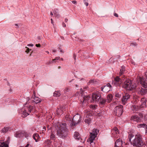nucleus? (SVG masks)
<instances>
[{
  "label": "nucleus",
  "mask_w": 147,
  "mask_h": 147,
  "mask_svg": "<svg viewBox=\"0 0 147 147\" xmlns=\"http://www.w3.org/2000/svg\"><path fill=\"white\" fill-rule=\"evenodd\" d=\"M37 39L38 40H40L41 39V38L40 36H37Z\"/></svg>",
  "instance_id": "nucleus-56"
},
{
  "label": "nucleus",
  "mask_w": 147,
  "mask_h": 147,
  "mask_svg": "<svg viewBox=\"0 0 147 147\" xmlns=\"http://www.w3.org/2000/svg\"><path fill=\"white\" fill-rule=\"evenodd\" d=\"M123 141L120 138L117 139L115 143L114 147H121L123 144Z\"/></svg>",
  "instance_id": "nucleus-13"
},
{
  "label": "nucleus",
  "mask_w": 147,
  "mask_h": 147,
  "mask_svg": "<svg viewBox=\"0 0 147 147\" xmlns=\"http://www.w3.org/2000/svg\"><path fill=\"white\" fill-rule=\"evenodd\" d=\"M91 119L90 118H88L86 119L85 120V122L88 124H90V123Z\"/></svg>",
  "instance_id": "nucleus-36"
},
{
  "label": "nucleus",
  "mask_w": 147,
  "mask_h": 147,
  "mask_svg": "<svg viewBox=\"0 0 147 147\" xmlns=\"http://www.w3.org/2000/svg\"><path fill=\"white\" fill-rule=\"evenodd\" d=\"M15 26H16L17 27H16L17 28H18V24H15Z\"/></svg>",
  "instance_id": "nucleus-64"
},
{
  "label": "nucleus",
  "mask_w": 147,
  "mask_h": 147,
  "mask_svg": "<svg viewBox=\"0 0 147 147\" xmlns=\"http://www.w3.org/2000/svg\"><path fill=\"white\" fill-rule=\"evenodd\" d=\"M75 138L77 140H79L80 137V135L79 133L77 132H75L74 135Z\"/></svg>",
  "instance_id": "nucleus-29"
},
{
  "label": "nucleus",
  "mask_w": 147,
  "mask_h": 147,
  "mask_svg": "<svg viewBox=\"0 0 147 147\" xmlns=\"http://www.w3.org/2000/svg\"><path fill=\"white\" fill-rule=\"evenodd\" d=\"M130 46H137L138 44L136 42H131L130 44Z\"/></svg>",
  "instance_id": "nucleus-45"
},
{
  "label": "nucleus",
  "mask_w": 147,
  "mask_h": 147,
  "mask_svg": "<svg viewBox=\"0 0 147 147\" xmlns=\"http://www.w3.org/2000/svg\"><path fill=\"white\" fill-rule=\"evenodd\" d=\"M11 130V128L9 127H5L1 130V133L5 134L9 131H10Z\"/></svg>",
  "instance_id": "nucleus-19"
},
{
  "label": "nucleus",
  "mask_w": 147,
  "mask_h": 147,
  "mask_svg": "<svg viewBox=\"0 0 147 147\" xmlns=\"http://www.w3.org/2000/svg\"><path fill=\"white\" fill-rule=\"evenodd\" d=\"M0 147H9V146L8 145L5 144L4 142H3L0 144Z\"/></svg>",
  "instance_id": "nucleus-38"
},
{
  "label": "nucleus",
  "mask_w": 147,
  "mask_h": 147,
  "mask_svg": "<svg viewBox=\"0 0 147 147\" xmlns=\"http://www.w3.org/2000/svg\"><path fill=\"white\" fill-rule=\"evenodd\" d=\"M114 131H115V132H116V133H118V134H119V130L117 127H114L111 129V132L112 133V132H114Z\"/></svg>",
  "instance_id": "nucleus-32"
},
{
  "label": "nucleus",
  "mask_w": 147,
  "mask_h": 147,
  "mask_svg": "<svg viewBox=\"0 0 147 147\" xmlns=\"http://www.w3.org/2000/svg\"><path fill=\"white\" fill-rule=\"evenodd\" d=\"M66 123H61L59 126H56L57 134L58 136L62 138H65L68 136V130Z\"/></svg>",
  "instance_id": "nucleus-1"
},
{
  "label": "nucleus",
  "mask_w": 147,
  "mask_h": 147,
  "mask_svg": "<svg viewBox=\"0 0 147 147\" xmlns=\"http://www.w3.org/2000/svg\"><path fill=\"white\" fill-rule=\"evenodd\" d=\"M95 80L94 79H91L88 82V84L89 85V84H93L95 82Z\"/></svg>",
  "instance_id": "nucleus-40"
},
{
  "label": "nucleus",
  "mask_w": 147,
  "mask_h": 147,
  "mask_svg": "<svg viewBox=\"0 0 147 147\" xmlns=\"http://www.w3.org/2000/svg\"><path fill=\"white\" fill-rule=\"evenodd\" d=\"M81 97L83 98L82 100H81V102L82 103V104H83L85 101L88 100L90 97L89 95H84V94H82Z\"/></svg>",
  "instance_id": "nucleus-16"
},
{
  "label": "nucleus",
  "mask_w": 147,
  "mask_h": 147,
  "mask_svg": "<svg viewBox=\"0 0 147 147\" xmlns=\"http://www.w3.org/2000/svg\"><path fill=\"white\" fill-rule=\"evenodd\" d=\"M69 88H66L64 90V92L65 93L66 92H68L69 91Z\"/></svg>",
  "instance_id": "nucleus-47"
},
{
  "label": "nucleus",
  "mask_w": 147,
  "mask_h": 147,
  "mask_svg": "<svg viewBox=\"0 0 147 147\" xmlns=\"http://www.w3.org/2000/svg\"><path fill=\"white\" fill-rule=\"evenodd\" d=\"M52 142V141L48 139L45 141V142L43 144L44 145L46 146L49 147L51 145Z\"/></svg>",
  "instance_id": "nucleus-21"
},
{
  "label": "nucleus",
  "mask_w": 147,
  "mask_h": 147,
  "mask_svg": "<svg viewBox=\"0 0 147 147\" xmlns=\"http://www.w3.org/2000/svg\"><path fill=\"white\" fill-rule=\"evenodd\" d=\"M99 130H98L97 129L94 128L93 129L92 132L91 133H94L95 134H96V135H98V133L99 132Z\"/></svg>",
  "instance_id": "nucleus-35"
},
{
  "label": "nucleus",
  "mask_w": 147,
  "mask_h": 147,
  "mask_svg": "<svg viewBox=\"0 0 147 147\" xmlns=\"http://www.w3.org/2000/svg\"><path fill=\"white\" fill-rule=\"evenodd\" d=\"M33 138L35 140L36 142H37L40 138L39 134L37 133H35L34 134L33 136Z\"/></svg>",
  "instance_id": "nucleus-24"
},
{
  "label": "nucleus",
  "mask_w": 147,
  "mask_h": 147,
  "mask_svg": "<svg viewBox=\"0 0 147 147\" xmlns=\"http://www.w3.org/2000/svg\"><path fill=\"white\" fill-rule=\"evenodd\" d=\"M10 138L9 137H8L5 142H4L5 144H7L9 146V144L10 142Z\"/></svg>",
  "instance_id": "nucleus-37"
},
{
  "label": "nucleus",
  "mask_w": 147,
  "mask_h": 147,
  "mask_svg": "<svg viewBox=\"0 0 147 147\" xmlns=\"http://www.w3.org/2000/svg\"><path fill=\"white\" fill-rule=\"evenodd\" d=\"M125 70V67L124 65H123L121 67L120 69V72H119L120 76L124 74Z\"/></svg>",
  "instance_id": "nucleus-20"
},
{
  "label": "nucleus",
  "mask_w": 147,
  "mask_h": 147,
  "mask_svg": "<svg viewBox=\"0 0 147 147\" xmlns=\"http://www.w3.org/2000/svg\"><path fill=\"white\" fill-rule=\"evenodd\" d=\"M107 101L106 99L102 98L101 96L99 101V105L101 106H104L106 104Z\"/></svg>",
  "instance_id": "nucleus-17"
},
{
  "label": "nucleus",
  "mask_w": 147,
  "mask_h": 147,
  "mask_svg": "<svg viewBox=\"0 0 147 147\" xmlns=\"http://www.w3.org/2000/svg\"><path fill=\"white\" fill-rule=\"evenodd\" d=\"M68 20L67 18H65V22H66Z\"/></svg>",
  "instance_id": "nucleus-63"
},
{
  "label": "nucleus",
  "mask_w": 147,
  "mask_h": 147,
  "mask_svg": "<svg viewBox=\"0 0 147 147\" xmlns=\"http://www.w3.org/2000/svg\"><path fill=\"white\" fill-rule=\"evenodd\" d=\"M142 139V138L141 136L139 135H136L131 144H133L134 146H136V147H141L144 145Z\"/></svg>",
  "instance_id": "nucleus-4"
},
{
  "label": "nucleus",
  "mask_w": 147,
  "mask_h": 147,
  "mask_svg": "<svg viewBox=\"0 0 147 147\" xmlns=\"http://www.w3.org/2000/svg\"><path fill=\"white\" fill-rule=\"evenodd\" d=\"M80 116L78 114H77L73 117L72 123L69 125L71 127L76 126L80 122Z\"/></svg>",
  "instance_id": "nucleus-7"
},
{
  "label": "nucleus",
  "mask_w": 147,
  "mask_h": 147,
  "mask_svg": "<svg viewBox=\"0 0 147 147\" xmlns=\"http://www.w3.org/2000/svg\"><path fill=\"white\" fill-rule=\"evenodd\" d=\"M134 136V135L132 133H130L129 134L128 138L129 141L132 143V142H131V138Z\"/></svg>",
  "instance_id": "nucleus-34"
},
{
  "label": "nucleus",
  "mask_w": 147,
  "mask_h": 147,
  "mask_svg": "<svg viewBox=\"0 0 147 147\" xmlns=\"http://www.w3.org/2000/svg\"><path fill=\"white\" fill-rule=\"evenodd\" d=\"M104 86H106V88H107V87H109V88L111 87V86L110 85L109 83H108L106 85Z\"/></svg>",
  "instance_id": "nucleus-46"
},
{
  "label": "nucleus",
  "mask_w": 147,
  "mask_h": 147,
  "mask_svg": "<svg viewBox=\"0 0 147 147\" xmlns=\"http://www.w3.org/2000/svg\"><path fill=\"white\" fill-rule=\"evenodd\" d=\"M114 114L119 117H120L124 112L123 107L122 105L116 106L114 109Z\"/></svg>",
  "instance_id": "nucleus-5"
},
{
  "label": "nucleus",
  "mask_w": 147,
  "mask_h": 147,
  "mask_svg": "<svg viewBox=\"0 0 147 147\" xmlns=\"http://www.w3.org/2000/svg\"><path fill=\"white\" fill-rule=\"evenodd\" d=\"M25 48L26 49V50L25 51V52L27 53H29L30 51L31 50V49H29L27 47H26Z\"/></svg>",
  "instance_id": "nucleus-42"
},
{
  "label": "nucleus",
  "mask_w": 147,
  "mask_h": 147,
  "mask_svg": "<svg viewBox=\"0 0 147 147\" xmlns=\"http://www.w3.org/2000/svg\"><path fill=\"white\" fill-rule=\"evenodd\" d=\"M139 92L141 95H145L147 93V89L141 88L140 89Z\"/></svg>",
  "instance_id": "nucleus-23"
},
{
  "label": "nucleus",
  "mask_w": 147,
  "mask_h": 147,
  "mask_svg": "<svg viewBox=\"0 0 147 147\" xmlns=\"http://www.w3.org/2000/svg\"><path fill=\"white\" fill-rule=\"evenodd\" d=\"M27 104V102H26L25 104H24L23 105L24 107H26V108L24 109V111L22 113L23 115L22 116L23 118L29 115V114L27 112L30 113H31L34 107L32 105H30L29 106H26Z\"/></svg>",
  "instance_id": "nucleus-6"
},
{
  "label": "nucleus",
  "mask_w": 147,
  "mask_h": 147,
  "mask_svg": "<svg viewBox=\"0 0 147 147\" xmlns=\"http://www.w3.org/2000/svg\"><path fill=\"white\" fill-rule=\"evenodd\" d=\"M47 128L48 130H49L50 129H51V127H49V126H47Z\"/></svg>",
  "instance_id": "nucleus-60"
},
{
  "label": "nucleus",
  "mask_w": 147,
  "mask_h": 147,
  "mask_svg": "<svg viewBox=\"0 0 147 147\" xmlns=\"http://www.w3.org/2000/svg\"><path fill=\"white\" fill-rule=\"evenodd\" d=\"M50 139L51 140H54L56 139L55 135L52 132L50 136Z\"/></svg>",
  "instance_id": "nucleus-33"
},
{
  "label": "nucleus",
  "mask_w": 147,
  "mask_h": 147,
  "mask_svg": "<svg viewBox=\"0 0 147 147\" xmlns=\"http://www.w3.org/2000/svg\"><path fill=\"white\" fill-rule=\"evenodd\" d=\"M53 62H54L53 61H50L47 62V63H46V64L47 65H49L51 64V63H53Z\"/></svg>",
  "instance_id": "nucleus-50"
},
{
  "label": "nucleus",
  "mask_w": 147,
  "mask_h": 147,
  "mask_svg": "<svg viewBox=\"0 0 147 147\" xmlns=\"http://www.w3.org/2000/svg\"><path fill=\"white\" fill-rule=\"evenodd\" d=\"M24 133L23 131H18L16 132L14 136L16 138H20L24 136Z\"/></svg>",
  "instance_id": "nucleus-18"
},
{
  "label": "nucleus",
  "mask_w": 147,
  "mask_h": 147,
  "mask_svg": "<svg viewBox=\"0 0 147 147\" xmlns=\"http://www.w3.org/2000/svg\"><path fill=\"white\" fill-rule=\"evenodd\" d=\"M122 79L119 76H117L115 78L114 81L112 82V84L116 86H119L122 83Z\"/></svg>",
  "instance_id": "nucleus-8"
},
{
  "label": "nucleus",
  "mask_w": 147,
  "mask_h": 147,
  "mask_svg": "<svg viewBox=\"0 0 147 147\" xmlns=\"http://www.w3.org/2000/svg\"><path fill=\"white\" fill-rule=\"evenodd\" d=\"M65 122L67 123H69L70 125L72 123V117L68 113L65 116Z\"/></svg>",
  "instance_id": "nucleus-12"
},
{
  "label": "nucleus",
  "mask_w": 147,
  "mask_h": 147,
  "mask_svg": "<svg viewBox=\"0 0 147 147\" xmlns=\"http://www.w3.org/2000/svg\"><path fill=\"white\" fill-rule=\"evenodd\" d=\"M28 46H31L33 47L34 46V45L33 44H28L27 45Z\"/></svg>",
  "instance_id": "nucleus-55"
},
{
  "label": "nucleus",
  "mask_w": 147,
  "mask_h": 147,
  "mask_svg": "<svg viewBox=\"0 0 147 147\" xmlns=\"http://www.w3.org/2000/svg\"><path fill=\"white\" fill-rule=\"evenodd\" d=\"M135 111H137L141 110V107H140V106L136 105H132Z\"/></svg>",
  "instance_id": "nucleus-28"
},
{
  "label": "nucleus",
  "mask_w": 147,
  "mask_h": 147,
  "mask_svg": "<svg viewBox=\"0 0 147 147\" xmlns=\"http://www.w3.org/2000/svg\"><path fill=\"white\" fill-rule=\"evenodd\" d=\"M97 135L96 134H95L94 133L92 134L90 132V138L88 139L90 144L93 142V140L95 139V138L96 137Z\"/></svg>",
  "instance_id": "nucleus-15"
},
{
  "label": "nucleus",
  "mask_w": 147,
  "mask_h": 147,
  "mask_svg": "<svg viewBox=\"0 0 147 147\" xmlns=\"http://www.w3.org/2000/svg\"><path fill=\"white\" fill-rule=\"evenodd\" d=\"M29 145V143H27L26 145L25 146V147H28Z\"/></svg>",
  "instance_id": "nucleus-62"
},
{
  "label": "nucleus",
  "mask_w": 147,
  "mask_h": 147,
  "mask_svg": "<svg viewBox=\"0 0 147 147\" xmlns=\"http://www.w3.org/2000/svg\"><path fill=\"white\" fill-rule=\"evenodd\" d=\"M72 3L74 4H77V2L76 1H72Z\"/></svg>",
  "instance_id": "nucleus-54"
},
{
  "label": "nucleus",
  "mask_w": 147,
  "mask_h": 147,
  "mask_svg": "<svg viewBox=\"0 0 147 147\" xmlns=\"http://www.w3.org/2000/svg\"><path fill=\"white\" fill-rule=\"evenodd\" d=\"M90 108H91L93 110L95 109V107L94 105H90Z\"/></svg>",
  "instance_id": "nucleus-49"
},
{
  "label": "nucleus",
  "mask_w": 147,
  "mask_h": 147,
  "mask_svg": "<svg viewBox=\"0 0 147 147\" xmlns=\"http://www.w3.org/2000/svg\"><path fill=\"white\" fill-rule=\"evenodd\" d=\"M132 81L128 79H127L124 82V84L122 86L123 88H125L127 90H131L136 88V85L135 84H133Z\"/></svg>",
  "instance_id": "nucleus-3"
},
{
  "label": "nucleus",
  "mask_w": 147,
  "mask_h": 147,
  "mask_svg": "<svg viewBox=\"0 0 147 147\" xmlns=\"http://www.w3.org/2000/svg\"><path fill=\"white\" fill-rule=\"evenodd\" d=\"M73 57L74 60L75 61L76 60V55L74 53L73 54Z\"/></svg>",
  "instance_id": "nucleus-52"
},
{
  "label": "nucleus",
  "mask_w": 147,
  "mask_h": 147,
  "mask_svg": "<svg viewBox=\"0 0 147 147\" xmlns=\"http://www.w3.org/2000/svg\"><path fill=\"white\" fill-rule=\"evenodd\" d=\"M83 1L84 2V4L86 5V6H88V3L86 2V0H83Z\"/></svg>",
  "instance_id": "nucleus-51"
},
{
  "label": "nucleus",
  "mask_w": 147,
  "mask_h": 147,
  "mask_svg": "<svg viewBox=\"0 0 147 147\" xmlns=\"http://www.w3.org/2000/svg\"><path fill=\"white\" fill-rule=\"evenodd\" d=\"M114 16L116 17H118V15L117 13H115L114 14Z\"/></svg>",
  "instance_id": "nucleus-57"
},
{
  "label": "nucleus",
  "mask_w": 147,
  "mask_h": 147,
  "mask_svg": "<svg viewBox=\"0 0 147 147\" xmlns=\"http://www.w3.org/2000/svg\"><path fill=\"white\" fill-rule=\"evenodd\" d=\"M146 78L145 80L144 81H146V82L147 83V77L146 75Z\"/></svg>",
  "instance_id": "nucleus-59"
},
{
  "label": "nucleus",
  "mask_w": 147,
  "mask_h": 147,
  "mask_svg": "<svg viewBox=\"0 0 147 147\" xmlns=\"http://www.w3.org/2000/svg\"><path fill=\"white\" fill-rule=\"evenodd\" d=\"M107 98L106 99L108 103L110 102L112 100L113 98V96L112 94H109L107 96Z\"/></svg>",
  "instance_id": "nucleus-25"
},
{
  "label": "nucleus",
  "mask_w": 147,
  "mask_h": 147,
  "mask_svg": "<svg viewBox=\"0 0 147 147\" xmlns=\"http://www.w3.org/2000/svg\"><path fill=\"white\" fill-rule=\"evenodd\" d=\"M40 44H36V47H40Z\"/></svg>",
  "instance_id": "nucleus-53"
},
{
  "label": "nucleus",
  "mask_w": 147,
  "mask_h": 147,
  "mask_svg": "<svg viewBox=\"0 0 147 147\" xmlns=\"http://www.w3.org/2000/svg\"><path fill=\"white\" fill-rule=\"evenodd\" d=\"M140 101L141 102V107L143 108L146 107L147 106V99L145 98H142L141 99Z\"/></svg>",
  "instance_id": "nucleus-14"
},
{
  "label": "nucleus",
  "mask_w": 147,
  "mask_h": 147,
  "mask_svg": "<svg viewBox=\"0 0 147 147\" xmlns=\"http://www.w3.org/2000/svg\"><path fill=\"white\" fill-rule=\"evenodd\" d=\"M130 97V95L128 94H126L123 96V97L121 99V101L123 104L125 105L128 101H129Z\"/></svg>",
  "instance_id": "nucleus-10"
},
{
  "label": "nucleus",
  "mask_w": 147,
  "mask_h": 147,
  "mask_svg": "<svg viewBox=\"0 0 147 147\" xmlns=\"http://www.w3.org/2000/svg\"><path fill=\"white\" fill-rule=\"evenodd\" d=\"M117 134H118V133H116L115 131H114V132H112V137L114 139V140L118 138V136L117 135Z\"/></svg>",
  "instance_id": "nucleus-30"
},
{
  "label": "nucleus",
  "mask_w": 147,
  "mask_h": 147,
  "mask_svg": "<svg viewBox=\"0 0 147 147\" xmlns=\"http://www.w3.org/2000/svg\"><path fill=\"white\" fill-rule=\"evenodd\" d=\"M140 82L142 87L144 88H147V83L146 82V81H141Z\"/></svg>",
  "instance_id": "nucleus-31"
},
{
  "label": "nucleus",
  "mask_w": 147,
  "mask_h": 147,
  "mask_svg": "<svg viewBox=\"0 0 147 147\" xmlns=\"http://www.w3.org/2000/svg\"><path fill=\"white\" fill-rule=\"evenodd\" d=\"M34 100H33V101L36 104L38 103L39 102H41V100L40 98L38 97H36L35 96V94L34 92Z\"/></svg>",
  "instance_id": "nucleus-22"
},
{
  "label": "nucleus",
  "mask_w": 147,
  "mask_h": 147,
  "mask_svg": "<svg viewBox=\"0 0 147 147\" xmlns=\"http://www.w3.org/2000/svg\"><path fill=\"white\" fill-rule=\"evenodd\" d=\"M115 96L116 97L119 98L121 97V95L119 94V93H118L117 92L115 93Z\"/></svg>",
  "instance_id": "nucleus-44"
},
{
  "label": "nucleus",
  "mask_w": 147,
  "mask_h": 147,
  "mask_svg": "<svg viewBox=\"0 0 147 147\" xmlns=\"http://www.w3.org/2000/svg\"><path fill=\"white\" fill-rule=\"evenodd\" d=\"M106 88V86H102L101 88V91L104 92H106V91L107 90H104V89L105 88Z\"/></svg>",
  "instance_id": "nucleus-43"
},
{
  "label": "nucleus",
  "mask_w": 147,
  "mask_h": 147,
  "mask_svg": "<svg viewBox=\"0 0 147 147\" xmlns=\"http://www.w3.org/2000/svg\"><path fill=\"white\" fill-rule=\"evenodd\" d=\"M100 96L101 95L99 93H93L92 96V100L93 101L98 102Z\"/></svg>",
  "instance_id": "nucleus-9"
},
{
  "label": "nucleus",
  "mask_w": 147,
  "mask_h": 147,
  "mask_svg": "<svg viewBox=\"0 0 147 147\" xmlns=\"http://www.w3.org/2000/svg\"><path fill=\"white\" fill-rule=\"evenodd\" d=\"M72 38L75 40H77L79 39V38L78 37H75L74 35H72Z\"/></svg>",
  "instance_id": "nucleus-41"
},
{
  "label": "nucleus",
  "mask_w": 147,
  "mask_h": 147,
  "mask_svg": "<svg viewBox=\"0 0 147 147\" xmlns=\"http://www.w3.org/2000/svg\"><path fill=\"white\" fill-rule=\"evenodd\" d=\"M54 14L55 17L58 18L60 16V15L56 11H55V12H54Z\"/></svg>",
  "instance_id": "nucleus-39"
},
{
  "label": "nucleus",
  "mask_w": 147,
  "mask_h": 147,
  "mask_svg": "<svg viewBox=\"0 0 147 147\" xmlns=\"http://www.w3.org/2000/svg\"><path fill=\"white\" fill-rule=\"evenodd\" d=\"M59 59H60V57H55V59H53L52 60H53V61L55 62V61L56 60H58Z\"/></svg>",
  "instance_id": "nucleus-48"
},
{
  "label": "nucleus",
  "mask_w": 147,
  "mask_h": 147,
  "mask_svg": "<svg viewBox=\"0 0 147 147\" xmlns=\"http://www.w3.org/2000/svg\"><path fill=\"white\" fill-rule=\"evenodd\" d=\"M61 95V94L60 90L55 91L53 93V96L55 97H59Z\"/></svg>",
  "instance_id": "nucleus-27"
},
{
  "label": "nucleus",
  "mask_w": 147,
  "mask_h": 147,
  "mask_svg": "<svg viewBox=\"0 0 147 147\" xmlns=\"http://www.w3.org/2000/svg\"><path fill=\"white\" fill-rule=\"evenodd\" d=\"M62 25H63V26L64 27H66V24H65V23L64 22H63L62 23Z\"/></svg>",
  "instance_id": "nucleus-58"
},
{
  "label": "nucleus",
  "mask_w": 147,
  "mask_h": 147,
  "mask_svg": "<svg viewBox=\"0 0 147 147\" xmlns=\"http://www.w3.org/2000/svg\"><path fill=\"white\" fill-rule=\"evenodd\" d=\"M51 23L53 24V21L52 19L51 18Z\"/></svg>",
  "instance_id": "nucleus-61"
},
{
  "label": "nucleus",
  "mask_w": 147,
  "mask_h": 147,
  "mask_svg": "<svg viewBox=\"0 0 147 147\" xmlns=\"http://www.w3.org/2000/svg\"><path fill=\"white\" fill-rule=\"evenodd\" d=\"M137 127L138 128H144L145 129H147V125L144 123L138 124Z\"/></svg>",
  "instance_id": "nucleus-26"
},
{
  "label": "nucleus",
  "mask_w": 147,
  "mask_h": 147,
  "mask_svg": "<svg viewBox=\"0 0 147 147\" xmlns=\"http://www.w3.org/2000/svg\"><path fill=\"white\" fill-rule=\"evenodd\" d=\"M145 117L144 114L139 113L132 116L130 118V120L137 123L143 122L144 121H145Z\"/></svg>",
  "instance_id": "nucleus-2"
},
{
  "label": "nucleus",
  "mask_w": 147,
  "mask_h": 147,
  "mask_svg": "<svg viewBox=\"0 0 147 147\" xmlns=\"http://www.w3.org/2000/svg\"><path fill=\"white\" fill-rule=\"evenodd\" d=\"M65 110V108L62 105L59 106L56 110V113L58 115H62L63 113V111Z\"/></svg>",
  "instance_id": "nucleus-11"
}]
</instances>
